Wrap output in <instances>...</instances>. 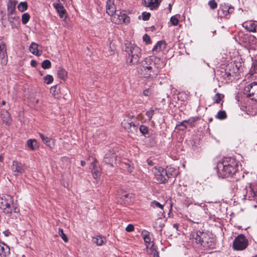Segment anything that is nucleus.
<instances>
[{
  "label": "nucleus",
  "instance_id": "nucleus-43",
  "mask_svg": "<svg viewBox=\"0 0 257 257\" xmlns=\"http://www.w3.org/2000/svg\"><path fill=\"white\" fill-rule=\"evenodd\" d=\"M15 7L12 4L8 5V16H13V13L15 11Z\"/></svg>",
  "mask_w": 257,
  "mask_h": 257
},
{
  "label": "nucleus",
  "instance_id": "nucleus-38",
  "mask_svg": "<svg viewBox=\"0 0 257 257\" xmlns=\"http://www.w3.org/2000/svg\"><path fill=\"white\" fill-rule=\"evenodd\" d=\"M226 117V112L225 111H219L217 113V115L216 116V117L220 119H223L225 118Z\"/></svg>",
  "mask_w": 257,
  "mask_h": 257
},
{
  "label": "nucleus",
  "instance_id": "nucleus-14",
  "mask_svg": "<svg viewBox=\"0 0 257 257\" xmlns=\"http://www.w3.org/2000/svg\"><path fill=\"white\" fill-rule=\"evenodd\" d=\"M93 159V162L91 163V167H92L91 169V173L94 178L96 179L100 176L101 169L97 167L96 164V159Z\"/></svg>",
  "mask_w": 257,
  "mask_h": 257
},
{
  "label": "nucleus",
  "instance_id": "nucleus-9",
  "mask_svg": "<svg viewBox=\"0 0 257 257\" xmlns=\"http://www.w3.org/2000/svg\"><path fill=\"white\" fill-rule=\"evenodd\" d=\"M233 8L231 6L228 5H222L218 10V15L221 18L225 17L228 18L229 14L233 12Z\"/></svg>",
  "mask_w": 257,
  "mask_h": 257
},
{
  "label": "nucleus",
  "instance_id": "nucleus-15",
  "mask_svg": "<svg viewBox=\"0 0 257 257\" xmlns=\"http://www.w3.org/2000/svg\"><path fill=\"white\" fill-rule=\"evenodd\" d=\"M7 49L5 44L3 42H0V57L2 58V63L4 65L6 64L7 60Z\"/></svg>",
  "mask_w": 257,
  "mask_h": 257
},
{
  "label": "nucleus",
  "instance_id": "nucleus-16",
  "mask_svg": "<svg viewBox=\"0 0 257 257\" xmlns=\"http://www.w3.org/2000/svg\"><path fill=\"white\" fill-rule=\"evenodd\" d=\"M53 7L57 11L60 18L63 19L65 18L66 17V10H65L64 7L61 4H60V3H54L53 4Z\"/></svg>",
  "mask_w": 257,
  "mask_h": 257
},
{
  "label": "nucleus",
  "instance_id": "nucleus-4",
  "mask_svg": "<svg viewBox=\"0 0 257 257\" xmlns=\"http://www.w3.org/2000/svg\"><path fill=\"white\" fill-rule=\"evenodd\" d=\"M172 171L173 169L171 168L164 169L161 167H155L152 169L155 178L159 183H165L173 175L172 173Z\"/></svg>",
  "mask_w": 257,
  "mask_h": 257
},
{
  "label": "nucleus",
  "instance_id": "nucleus-60",
  "mask_svg": "<svg viewBox=\"0 0 257 257\" xmlns=\"http://www.w3.org/2000/svg\"><path fill=\"white\" fill-rule=\"evenodd\" d=\"M173 227H174V228H175L176 229H177V228H178V224H174L173 225Z\"/></svg>",
  "mask_w": 257,
  "mask_h": 257
},
{
  "label": "nucleus",
  "instance_id": "nucleus-23",
  "mask_svg": "<svg viewBox=\"0 0 257 257\" xmlns=\"http://www.w3.org/2000/svg\"><path fill=\"white\" fill-rule=\"evenodd\" d=\"M1 117L4 122L9 124L11 122V117L9 112L5 110H2L1 111Z\"/></svg>",
  "mask_w": 257,
  "mask_h": 257
},
{
  "label": "nucleus",
  "instance_id": "nucleus-24",
  "mask_svg": "<svg viewBox=\"0 0 257 257\" xmlns=\"http://www.w3.org/2000/svg\"><path fill=\"white\" fill-rule=\"evenodd\" d=\"M205 233L204 231H196L192 233V236L193 240H195L197 243H200L202 239V234Z\"/></svg>",
  "mask_w": 257,
  "mask_h": 257
},
{
  "label": "nucleus",
  "instance_id": "nucleus-61",
  "mask_svg": "<svg viewBox=\"0 0 257 257\" xmlns=\"http://www.w3.org/2000/svg\"><path fill=\"white\" fill-rule=\"evenodd\" d=\"M3 157L2 155H0V162H3Z\"/></svg>",
  "mask_w": 257,
  "mask_h": 257
},
{
  "label": "nucleus",
  "instance_id": "nucleus-50",
  "mask_svg": "<svg viewBox=\"0 0 257 257\" xmlns=\"http://www.w3.org/2000/svg\"><path fill=\"white\" fill-rule=\"evenodd\" d=\"M143 39L147 44L149 43L151 41L150 37L147 34H145L143 36Z\"/></svg>",
  "mask_w": 257,
  "mask_h": 257
},
{
  "label": "nucleus",
  "instance_id": "nucleus-2",
  "mask_svg": "<svg viewBox=\"0 0 257 257\" xmlns=\"http://www.w3.org/2000/svg\"><path fill=\"white\" fill-rule=\"evenodd\" d=\"M159 59L156 57L151 56L146 58L141 63L140 66L141 74L145 78L156 77L158 74V71L155 69V61Z\"/></svg>",
  "mask_w": 257,
  "mask_h": 257
},
{
  "label": "nucleus",
  "instance_id": "nucleus-21",
  "mask_svg": "<svg viewBox=\"0 0 257 257\" xmlns=\"http://www.w3.org/2000/svg\"><path fill=\"white\" fill-rule=\"evenodd\" d=\"M39 135L40 137L41 138V139H42L43 143L47 146L49 147L50 148H53V147L54 146V142L51 139L45 136L43 134H42L41 133H39Z\"/></svg>",
  "mask_w": 257,
  "mask_h": 257
},
{
  "label": "nucleus",
  "instance_id": "nucleus-27",
  "mask_svg": "<svg viewBox=\"0 0 257 257\" xmlns=\"http://www.w3.org/2000/svg\"><path fill=\"white\" fill-rule=\"evenodd\" d=\"M27 146L32 150H36L38 148L37 141L35 139H30L27 141Z\"/></svg>",
  "mask_w": 257,
  "mask_h": 257
},
{
  "label": "nucleus",
  "instance_id": "nucleus-30",
  "mask_svg": "<svg viewBox=\"0 0 257 257\" xmlns=\"http://www.w3.org/2000/svg\"><path fill=\"white\" fill-rule=\"evenodd\" d=\"M8 21L9 22L12 28L16 27V25L15 22H18V18L15 16H8Z\"/></svg>",
  "mask_w": 257,
  "mask_h": 257
},
{
  "label": "nucleus",
  "instance_id": "nucleus-28",
  "mask_svg": "<svg viewBox=\"0 0 257 257\" xmlns=\"http://www.w3.org/2000/svg\"><path fill=\"white\" fill-rule=\"evenodd\" d=\"M245 24V26L244 27L248 31L251 32H254L256 31V26L254 23L252 22H249L248 23H246Z\"/></svg>",
  "mask_w": 257,
  "mask_h": 257
},
{
  "label": "nucleus",
  "instance_id": "nucleus-54",
  "mask_svg": "<svg viewBox=\"0 0 257 257\" xmlns=\"http://www.w3.org/2000/svg\"><path fill=\"white\" fill-rule=\"evenodd\" d=\"M3 233L6 236H9L11 234V232L9 230L4 231Z\"/></svg>",
  "mask_w": 257,
  "mask_h": 257
},
{
  "label": "nucleus",
  "instance_id": "nucleus-46",
  "mask_svg": "<svg viewBox=\"0 0 257 257\" xmlns=\"http://www.w3.org/2000/svg\"><path fill=\"white\" fill-rule=\"evenodd\" d=\"M2 210H3L4 213L7 214L8 216H10L13 211L11 208V205L10 207H6L5 209H3Z\"/></svg>",
  "mask_w": 257,
  "mask_h": 257
},
{
  "label": "nucleus",
  "instance_id": "nucleus-64",
  "mask_svg": "<svg viewBox=\"0 0 257 257\" xmlns=\"http://www.w3.org/2000/svg\"><path fill=\"white\" fill-rule=\"evenodd\" d=\"M125 197H128V194H126L125 195Z\"/></svg>",
  "mask_w": 257,
  "mask_h": 257
},
{
  "label": "nucleus",
  "instance_id": "nucleus-40",
  "mask_svg": "<svg viewBox=\"0 0 257 257\" xmlns=\"http://www.w3.org/2000/svg\"><path fill=\"white\" fill-rule=\"evenodd\" d=\"M155 110L152 108L146 112V115L148 117L149 120H151L154 114Z\"/></svg>",
  "mask_w": 257,
  "mask_h": 257
},
{
  "label": "nucleus",
  "instance_id": "nucleus-51",
  "mask_svg": "<svg viewBox=\"0 0 257 257\" xmlns=\"http://www.w3.org/2000/svg\"><path fill=\"white\" fill-rule=\"evenodd\" d=\"M151 93V91L149 89H146V90H144L143 91V94L145 96H148L150 95Z\"/></svg>",
  "mask_w": 257,
  "mask_h": 257
},
{
  "label": "nucleus",
  "instance_id": "nucleus-7",
  "mask_svg": "<svg viewBox=\"0 0 257 257\" xmlns=\"http://www.w3.org/2000/svg\"><path fill=\"white\" fill-rule=\"evenodd\" d=\"M112 21L116 24H128L130 23V17L126 14L117 11L113 16Z\"/></svg>",
  "mask_w": 257,
  "mask_h": 257
},
{
  "label": "nucleus",
  "instance_id": "nucleus-11",
  "mask_svg": "<svg viewBox=\"0 0 257 257\" xmlns=\"http://www.w3.org/2000/svg\"><path fill=\"white\" fill-rule=\"evenodd\" d=\"M117 156L114 150H110L104 156L103 162L110 166H112L113 163L116 161Z\"/></svg>",
  "mask_w": 257,
  "mask_h": 257
},
{
  "label": "nucleus",
  "instance_id": "nucleus-3",
  "mask_svg": "<svg viewBox=\"0 0 257 257\" xmlns=\"http://www.w3.org/2000/svg\"><path fill=\"white\" fill-rule=\"evenodd\" d=\"M125 51L128 55L127 63L130 65L137 64L141 57V49L136 45L127 42L125 43Z\"/></svg>",
  "mask_w": 257,
  "mask_h": 257
},
{
  "label": "nucleus",
  "instance_id": "nucleus-55",
  "mask_svg": "<svg viewBox=\"0 0 257 257\" xmlns=\"http://www.w3.org/2000/svg\"><path fill=\"white\" fill-rule=\"evenodd\" d=\"M133 170V167H131L130 165H128V171L130 173L132 172Z\"/></svg>",
  "mask_w": 257,
  "mask_h": 257
},
{
  "label": "nucleus",
  "instance_id": "nucleus-37",
  "mask_svg": "<svg viewBox=\"0 0 257 257\" xmlns=\"http://www.w3.org/2000/svg\"><path fill=\"white\" fill-rule=\"evenodd\" d=\"M51 63L48 60H45L42 63V67L44 69H48L51 67Z\"/></svg>",
  "mask_w": 257,
  "mask_h": 257
},
{
  "label": "nucleus",
  "instance_id": "nucleus-33",
  "mask_svg": "<svg viewBox=\"0 0 257 257\" xmlns=\"http://www.w3.org/2000/svg\"><path fill=\"white\" fill-rule=\"evenodd\" d=\"M18 9L21 12L26 11L28 9L27 3L25 2H21L18 6Z\"/></svg>",
  "mask_w": 257,
  "mask_h": 257
},
{
  "label": "nucleus",
  "instance_id": "nucleus-57",
  "mask_svg": "<svg viewBox=\"0 0 257 257\" xmlns=\"http://www.w3.org/2000/svg\"><path fill=\"white\" fill-rule=\"evenodd\" d=\"M147 163L148 165L152 166L153 165V162L151 160H147Z\"/></svg>",
  "mask_w": 257,
  "mask_h": 257
},
{
  "label": "nucleus",
  "instance_id": "nucleus-63",
  "mask_svg": "<svg viewBox=\"0 0 257 257\" xmlns=\"http://www.w3.org/2000/svg\"><path fill=\"white\" fill-rule=\"evenodd\" d=\"M5 104H6V101H4V100H3V101H2V104H3V105H5Z\"/></svg>",
  "mask_w": 257,
  "mask_h": 257
},
{
  "label": "nucleus",
  "instance_id": "nucleus-34",
  "mask_svg": "<svg viewBox=\"0 0 257 257\" xmlns=\"http://www.w3.org/2000/svg\"><path fill=\"white\" fill-rule=\"evenodd\" d=\"M30 18V15L28 13H24L22 17V22L23 24H26Z\"/></svg>",
  "mask_w": 257,
  "mask_h": 257
},
{
  "label": "nucleus",
  "instance_id": "nucleus-62",
  "mask_svg": "<svg viewBox=\"0 0 257 257\" xmlns=\"http://www.w3.org/2000/svg\"><path fill=\"white\" fill-rule=\"evenodd\" d=\"M154 227H157V222H156V223L154 224Z\"/></svg>",
  "mask_w": 257,
  "mask_h": 257
},
{
  "label": "nucleus",
  "instance_id": "nucleus-42",
  "mask_svg": "<svg viewBox=\"0 0 257 257\" xmlns=\"http://www.w3.org/2000/svg\"><path fill=\"white\" fill-rule=\"evenodd\" d=\"M140 132L143 135H146L148 133V128L144 125H142L139 127Z\"/></svg>",
  "mask_w": 257,
  "mask_h": 257
},
{
  "label": "nucleus",
  "instance_id": "nucleus-19",
  "mask_svg": "<svg viewBox=\"0 0 257 257\" xmlns=\"http://www.w3.org/2000/svg\"><path fill=\"white\" fill-rule=\"evenodd\" d=\"M202 239H201V241L200 242V244L202 245L204 247H209L211 245L210 243L211 242L212 239L209 237L208 234L205 232V233H203L202 235Z\"/></svg>",
  "mask_w": 257,
  "mask_h": 257
},
{
  "label": "nucleus",
  "instance_id": "nucleus-22",
  "mask_svg": "<svg viewBox=\"0 0 257 257\" xmlns=\"http://www.w3.org/2000/svg\"><path fill=\"white\" fill-rule=\"evenodd\" d=\"M117 12L113 3L110 1L108 2L106 4V13L107 14L110 16H113Z\"/></svg>",
  "mask_w": 257,
  "mask_h": 257
},
{
  "label": "nucleus",
  "instance_id": "nucleus-36",
  "mask_svg": "<svg viewBox=\"0 0 257 257\" xmlns=\"http://www.w3.org/2000/svg\"><path fill=\"white\" fill-rule=\"evenodd\" d=\"M58 234L64 242H67L68 241V238L62 228H59Z\"/></svg>",
  "mask_w": 257,
  "mask_h": 257
},
{
  "label": "nucleus",
  "instance_id": "nucleus-45",
  "mask_svg": "<svg viewBox=\"0 0 257 257\" xmlns=\"http://www.w3.org/2000/svg\"><path fill=\"white\" fill-rule=\"evenodd\" d=\"M208 5L210 8L213 10L216 9L217 7V4L215 1V0H211L209 1Z\"/></svg>",
  "mask_w": 257,
  "mask_h": 257
},
{
  "label": "nucleus",
  "instance_id": "nucleus-26",
  "mask_svg": "<svg viewBox=\"0 0 257 257\" xmlns=\"http://www.w3.org/2000/svg\"><path fill=\"white\" fill-rule=\"evenodd\" d=\"M58 77L63 80H65L67 77V72L62 67H59L57 72Z\"/></svg>",
  "mask_w": 257,
  "mask_h": 257
},
{
  "label": "nucleus",
  "instance_id": "nucleus-20",
  "mask_svg": "<svg viewBox=\"0 0 257 257\" xmlns=\"http://www.w3.org/2000/svg\"><path fill=\"white\" fill-rule=\"evenodd\" d=\"M30 51L34 55L40 56L42 53V50L39 49V46L36 43L33 42L29 47Z\"/></svg>",
  "mask_w": 257,
  "mask_h": 257
},
{
  "label": "nucleus",
  "instance_id": "nucleus-31",
  "mask_svg": "<svg viewBox=\"0 0 257 257\" xmlns=\"http://www.w3.org/2000/svg\"><path fill=\"white\" fill-rule=\"evenodd\" d=\"M142 235L145 242L146 243L150 244L152 242V238L151 237L150 233L148 231H146L143 232Z\"/></svg>",
  "mask_w": 257,
  "mask_h": 257
},
{
  "label": "nucleus",
  "instance_id": "nucleus-5",
  "mask_svg": "<svg viewBox=\"0 0 257 257\" xmlns=\"http://www.w3.org/2000/svg\"><path fill=\"white\" fill-rule=\"evenodd\" d=\"M248 245V241L245 236L242 234L237 235L232 243V248L236 251L245 249Z\"/></svg>",
  "mask_w": 257,
  "mask_h": 257
},
{
  "label": "nucleus",
  "instance_id": "nucleus-41",
  "mask_svg": "<svg viewBox=\"0 0 257 257\" xmlns=\"http://www.w3.org/2000/svg\"><path fill=\"white\" fill-rule=\"evenodd\" d=\"M50 93L53 95L54 97H57L58 95V91L57 90V86H53L51 87L50 88Z\"/></svg>",
  "mask_w": 257,
  "mask_h": 257
},
{
  "label": "nucleus",
  "instance_id": "nucleus-18",
  "mask_svg": "<svg viewBox=\"0 0 257 257\" xmlns=\"http://www.w3.org/2000/svg\"><path fill=\"white\" fill-rule=\"evenodd\" d=\"M166 48V43L164 41H160L157 43L156 45L152 49L154 54H157L158 52L165 49Z\"/></svg>",
  "mask_w": 257,
  "mask_h": 257
},
{
  "label": "nucleus",
  "instance_id": "nucleus-29",
  "mask_svg": "<svg viewBox=\"0 0 257 257\" xmlns=\"http://www.w3.org/2000/svg\"><path fill=\"white\" fill-rule=\"evenodd\" d=\"M187 127L186 120L178 122L176 126V128L179 131H184Z\"/></svg>",
  "mask_w": 257,
  "mask_h": 257
},
{
  "label": "nucleus",
  "instance_id": "nucleus-25",
  "mask_svg": "<svg viewBox=\"0 0 257 257\" xmlns=\"http://www.w3.org/2000/svg\"><path fill=\"white\" fill-rule=\"evenodd\" d=\"M164 204H161L159 202L155 201V200L153 201L151 203L152 207H157L160 208L162 210V211L160 212V214H159V216L158 217V219H157V221L159 220V219H161L162 218V216H163L164 212V211L163 210H164Z\"/></svg>",
  "mask_w": 257,
  "mask_h": 257
},
{
  "label": "nucleus",
  "instance_id": "nucleus-10",
  "mask_svg": "<svg viewBox=\"0 0 257 257\" xmlns=\"http://www.w3.org/2000/svg\"><path fill=\"white\" fill-rule=\"evenodd\" d=\"M25 166L24 164L17 161H13L12 169L15 175H19L23 173L25 171Z\"/></svg>",
  "mask_w": 257,
  "mask_h": 257
},
{
  "label": "nucleus",
  "instance_id": "nucleus-1",
  "mask_svg": "<svg viewBox=\"0 0 257 257\" xmlns=\"http://www.w3.org/2000/svg\"><path fill=\"white\" fill-rule=\"evenodd\" d=\"M217 168L219 177H228L232 176L236 172L238 169V163L234 158H224L221 162L218 163Z\"/></svg>",
  "mask_w": 257,
  "mask_h": 257
},
{
  "label": "nucleus",
  "instance_id": "nucleus-49",
  "mask_svg": "<svg viewBox=\"0 0 257 257\" xmlns=\"http://www.w3.org/2000/svg\"><path fill=\"white\" fill-rule=\"evenodd\" d=\"M135 227L134 225L132 224H129L125 228V230L127 232H131L134 230Z\"/></svg>",
  "mask_w": 257,
  "mask_h": 257
},
{
  "label": "nucleus",
  "instance_id": "nucleus-59",
  "mask_svg": "<svg viewBox=\"0 0 257 257\" xmlns=\"http://www.w3.org/2000/svg\"><path fill=\"white\" fill-rule=\"evenodd\" d=\"M154 257H159V255L158 252L154 253Z\"/></svg>",
  "mask_w": 257,
  "mask_h": 257
},
{
  "label": "nucleus",
  "instance_id": "nucleus-8",
  "mask_svg": "<svg viewBox=\"0 0 257 257\" xmlns=\"http://www.w3.org/2000/svg\"><path fill=\"white\" fill-rule=\"evenodd\" d=\"M13 204L12 197L9 194H0V208L5 209Z\"/></svg>",
  "mask_w": 257,
  "mask_h": 257
},
{
  "label": "nucleus",
  "instance_id": "nucleus-53",
  "mask_svg": "<svg viewBox=\"0 0 257 257\" xmlns=\"http://www.w3.org/2000/svg\"><path fill=\"white\" fill-rule=\"evenodd\" d=\"M230 75L231 74L230 73L225 72H224V74L223 75V77H224V78H225V79L228 78L230 77Z\"/></svg>",
  "mask_w": 257,
  "mask_h": 257
},
{
  "label": "nucleus",
  "instance_id": "nucleus-35",
  "mask_svg": "<svg viewBox=\"0 0 257 257\" xmlns=\"http://www.w3.org/2000/svg\"><path fill=\"white\" fill-rule=\"evenodd\" d=\"M198 117H192L186 120V123L188 124L191 127L194 126L195 122L198 120Z\"/></svg>",
  "mask_w": 257,
  "mask_h": 257
},
{
  "label": "nucleus",
  "instance_id": "nucleus-39",
  "mask_svg": "<svg viewBox=\"0 0 257 257\" xmlns=\"http://www.w3.org/2000/svg\"><path fill=\"white\" fill-rule=\"evenodd\" d=\"M223 96L222 94L217 93L213 97L214 102L217 103H219L222 98Z\"/></svg>",
  "mask_w": 257,
  "mask_h": 257
},
{
  "label": "nucleus",
  "instance_id": "nucleus-17",
  "mask_svg": "<svg viewBox=\"0 0 257 257\" xmlns=\"http://www.w3.org/2000/svg\"><path fill=\"white\" fill-rule=\"evenodd\" d=\"M0 253L1 255L7 257L10 254V248L4 242L0 241Z\"/></svg>",
  "mask_w": 257,
  "mask_h": 257
},
{
  "label": "nucleus",
  "instance_id": "nucleus-32",
  "mask_svg": "<svg viewBox=\"0 0 257 257\" xmlns=\"http://www.w3.org/2000/svg\"><path fill=\"white\" fill-rule=\"evenodd\" d=\"M92 241L97 245H101L104 242L103 239L100 236H97L95 237H93Z\"/></svg>",
  "mask_w": 257,
  "mask_h": 257
},
{
  "label": "nucleus",
  "instance_id": "nucleus-44",
  "mask_svg": "<svg viewBox=\"0 0 257 257\" xmlns=\"http://www.w3.org/2000/svg\"><path fill=\"white\" fill-rule=\"evenodd\" d=\"M170 22L173 26H177L178 24L179 20L176 16L171 17Z\"/></svg>",
  "mask_w": 257,
  "mask_h": 257
},
{
  "label": "nucleus",
  "instance_id": "nucleus-58",
  "mask_svg": "<svg viewBox=\"0 0 257 257\" xmlns=\"http://www.w3.org/2000/svg\"><path fill=\"white\" fill-rule=\"evenodd\" d=\"M85 164H86V163H85V162L84 161H81V166H85Z\"/></svg>",
  "mask_w": 257,
  "mask_h": 257
},
{
  "label": "nucleus",
  "instance_id": "nucleus-13",
  "mask_svg": "<svg viewBox=\"0 0 257 257\" xmlns=\"http://www.w3.org/2000/svg\"><path fill=\"white\" fill-rule=\"evenodd\" d=\"M162 0H143L144 5L151 10L157 9Z\"/></svg>",
  "mask_w": 257,
  "mask_h": 257
},
{
  "label": "nucleus",
  "instance_id": "nucleus-56",
  "mask_svg": "<svg viewBox=\"0 0 257 257\" xmlns=\"http://www.w3.org/2000/svg\"><path fill=\"white\" fill-rule=\"evenodd\" d=\"M13 207H14L13 211L14 212L17 213L19 211V209H18V208L17 207L13 206Z\"/></svg>",
  "mask_w": 257,
  "mask_h": 257
},
{
  "label": "nucleus",
  "instance_id": "nucleus-12",
  "mask_svg": "<svg viewBox=\"0 0 257 257\" xmlns=\"http://www.w3.org/2000/svg\"><path fill=\"white\" fill-rule=\"evenodd\" d=\"M122 127L128 132L135 133L138 130V126L132 121L124 120L121 122Z\"/></svg>",
  "mask_w": 257,
  "mask_h": 257
},
{
  "label": "nucleus",
  "instance_id": "nucleus-52",
  "mask_svg": "<svg viewBox=\"0 0 257 257\" xmlns=\"http://www.w3.org/2000/svg\"><path fill=\"white\" fill-rule=\"evenodd\" d=\"M37 62L36 60H32L31 61V65L34 67H36L37 65Z\"/></svg>",
  "mask_w": 257,
  "mask_h": 257
},
{
  "label": "nucleus",
  "instance_id": "nucleus-48",
  "mask_svg": "<svg viewBox=\"0 0 257 257\" xmlns=\"http://www.w3.org/2000/svg\"><path fill=\"white\" fill-rule=\"evenodd\" d=\"M150 16H151V14L150 13L143 12L142 13L143 20L144 21L148 20L150 19Z\"/></svg>",
  "mask_w": 257,
  "mask_h": 257
},
{
  "label": "nucleus",
  "instance_id": "nucleus-47",
  "mask_svg": "<svg viewBox=\"0 0 257 257\" xmlns=\"http://www.w3.org/2000/svg\"><path fill=\"white\" fill-rule=\"evenodd\" d=\"M53 80L52 76L47 75L45 77V81L47 84H50Z\"/></svg>",
  "mask_w": 257,
  "mask_h": 257
},
{
  "label": "nucleus",
  "instance_id": "nucleus-6",
  "mask_svg": "<svg viewBox=\"0 0 257 257\" xmlns=\"http://www.w3.org/2000/svg\"><path fill=\"white\" fill-rule=\"evenodd\" d=\"M235 191H240L243 193H257V184H246L239 182L237 185V189Z\"/></svg>",
  "mask_w": 257,
  "mask_h": 257
}]
</instances>
